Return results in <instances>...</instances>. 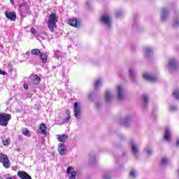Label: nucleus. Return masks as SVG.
<instances>
[{
  "label": "nucleus",
  "mask_w": 179,
  "mask_h": 179,
  "mask_svg": "<svg viewBox=\"0 0 179 179\" xmlns=\"http://www.w3.org/2000/svg\"><path fill=\"white\" fill-rule=\"evenodd\" d=\"M57 22H58V16H57V14L52 13L49 15V19L48 20V27L50 31H54V27H55Z\"/></svg>",
  "instance_id": "nucleus-1"
},
{
  "label": "nucleus",
  "mask_w": 179,
  "mask_h": 179,
  "mask_svg": "<svg viewBox=\"0 0 179 179\" xmlns=\"http://www.w3.org/2000/svg\"><path fill=\"white\" fill-rule=\"evenodd\" d=\"M12 117L8 113H1L0 114V125L1 127H8V124H9V121H10Z\"/></svg>",
  "instance_id": "nucleus-2"
},
{
  "label": "nucleus",
  "mask_w": 179,
  "mask_h": 179,
  "mask_svg": "<svg viewBox=\"0 0 179 179\" xmlns=\"http://www.w3.org/2000/svg\"><path fill=\"white\" fill-rule=\"evenodd\" d=\"M0 163H2L5 169H9L10 167V162H9V159H8V156L6 155L0 154Z\"/></svg>",
  "instance_id": "nucleus-3"
},
{
  "label": "nucleus",
  "mask_w": 179,
  "mask_h": 179,
  "mask_svg": "<svg viewBox=\"0 0 179 179\" xmlns=\"http://www.w3.org/2000/svg\"><path fill=\"white\" fill-rule=\"evenodd\" d=\"M20 12L21 16H26V15L30 13V8H29V4H27V3H23L20 6Z\"/></svg>",
  "instance_id": "nucleus-4"
},
{
  "label": "nucleus",
  "mask_w": 179,
  "mask_h": 179,
  "mask_svg": "<svg viewBox=\"0 0 179 179\" xmlns=\"http://www.w3.org/2000/svg\"><path fill=\"white\" fill-rule=\"evenodd\" d=\"M74 116L77 120H79L80 118V113H82V108L80 107V105L78 104L77 102L74 103Z\"/></svg>",
  "instance_id": "nucleus-5"
},
{
  "label": "nucleus",
  "mask_w": 179,
  "mask_h": 179,
  "mask_svg": "<svg viewBox=\"0 0 179 179\" xmlns=\"http://www.w3.org/2000/svg\"><path fill=\"white\" fill-rule=\"evenodd\" d=\"M178 67V64H177L176 59H169L168 68L170 72H173V71H176V69H177Z\"/></svg>",
  "instance_id": "nucleus-6"
},
{
  "label": "nucleus",
  "mask_w": 179,
  "mask_h": 179,
  "mask_svg": "<svg viewBox=\"0 0 179 179\" xmlns=\"http://www.w3.org/2000/svg\"><path fill=\"white\" fill-rule=\"evenodd\" d=\"M101 22L104 24H107L108 27H111V18L109 15H103L101 16Z\"/></svg>",
  "instance_id": "nucleus-7"
},
{
  "label": "nucleus",
  "mask_w": 179,
  "mask_h": 179,
  "mask_svg": "<svg viewBox=\"0 0 179 179\" xmlns=\"http://www.w3.org/2000/svg\"><path fill=\"white\" fill-rule=\"evenodd\" d=\"M32 85H38L41 82V78L37 74H32L29 76Z\"/></svg>",
  "instance_id": "nucleus-8"
},
{
  "label": "nucleus",
  "mask_w": 179,
  "mask_h": 179,
  "mask_svg": "<svg viewBox=\"0 0 179 179\" xmlns=\"http://www.w3.org/2000/svg\"><path fill=\"white\" fill-rule=\"evenodd\" d=\"M5 15L7 19H9V20H11L12 22L16 20V13L15 12L6 11Z\"/></svg>",
  "instance_id": "nucleus-9"
},
{
  "label": "nucleus",
  "mask_w": 179,
  "mask_h": 179,
  "mask_svg": "<svg viewBox=\"0 0 179 179\" xmlns=\"http://www.w3.org/2000/svg\"><path fill=\"white\" fill-rule=\"evenodd\" d=\"M17 176L21 179H31V176L23 171H18Z\"/></svg>",
  "instance_id": "nucleus-10"
},
{
  "label": "nucleus",
  "mask_w": 179,
  "mask_h": 179,
  "mask_svg": "<svg viewBox=\"0 0 179 179\" xmlns=\"http://www.w3.org/2000/svg\"><path fill=\"white\" fill-rule=\"evenodd\" d=\"M164 138L166 142H170L171 139V131H170V129H169V127L165 129Z\"/></svg>",
  "instance_id": "nucleus-11"
},
{
  "label": "nucleus",
  "mask_w": 179,
  "mask_h": 179,
  "mask_svg": "<svg viewBox=\"0 0 179 179\" xmlns=\"http://www.w3.org/2000/svg\"><path fill=\"white\" fill-rule=\"evenodd\" d=\"M143 78L145 79V80H148L149 82H156L157 80V78L155 76H153L152 75L145 73L143 75Z\"/></svg>",
  "instance_id": "nucleus-12"
},
{
  "label": "nucleus",
  "mask_w": 179,
  "mask_h": 179,
  "mask_svg": "<svg viewBox=\"0 0 179 179\" xmlns=\"http://www.w3.org/2000/svg\"><path fill=\"white\" fill-rule=\"evenodd\" d=\"M118 100H122L124 99V89L122 86L118 85L117 87Z\"/></svg>",
  "instance_id": "nucleus-13"
},
{
  "label": "nucleus",
  "mask_w": 179,
  "mask_h": 179,
  "mask_svg": "<svg viewBox=\"0 0 179 179\" xmlns=\"http://www.w3.org/2000/svg\"><path fill=\"white\" fill-rule=\"evenodd\" d=\"M39 134H42L44 136H47V125L41 123L39 127Z\"/></svg>",
  "instance_id": "nucleus-14"
},
{
  "label": "nucleus",
  "mask_w": 179,
  "mask_h": 179,
  "mask_svg": "<svg viewBox=\"0 0 179 179\" xmlns=\"http://www.w3.org/2000/svg\"><path fill=\"white\" fill-rule=\"evenodd\" d=\"M131 152L135 156L139 153V149L138 148V145L134 143V141H131Z\"/></svg>",
  "instance_id": "nucleus-15"
},
{
  "label": "nucleus",
  "mask_w": 179,
  "mask_h": 179,
  "mask_svg": "<svg viewBox=\"0 0 179 179\" xmlns=\"http://www.w3.org/2000/svg\"><path fill=\"white\" fill-rule=\"evenodd\" d=\"M58 150L59 155H61V156H64V155H65V150H66V147L65 146V145L60 143L59 145Z\"/></svg>",
  "instance_id": "nucleus-16"
},
{
  "label": "nucleus",
  "mask_w": 179,
  "mask_h": 179,
  "mask_svg": "<svg viewBox=\"0 0 179 179\" xmlns=\"http://www.w3.org/2000/svg\"><path fill=\"white\" fill-rule=\"evenodd\" d=\"M168 15H169V10H167V8H163L162 14L161 16V19H162V22H164V20H166V19H167Z\"/></svg>",
  "instance_id": "nucleus-17"
},
{
  "label": "nucleus",
  "mask_w": 179,
  "mask_h": 179,
  "mask_svg": "<svg viewBox=\"0 0 179 179\" xmlns=\"http://www.w3.org/2000/svg\"><path fill=\"white\" fill-rule=\"evenodd\" d=\"M69 24L73 27H78V19L72 18L69 20Z\"/></svg>",
  "instance_id": "nucleus-18"
},
{
  "label": "nucleus",
  "mask_w": 179,
  "mask_h": 179,
  "mask_svg": "<svg viewBox=\"0 0 179 179\" xmlns=\"http://www.w3.org/2000/svg\"><path fill=\"white\" fill-rule=\"evenodd\" d=\"M66 139H68L66 134L57 135V141H59V142H66Z\"/></svg>",
  "instance_id": "nucleus-19"
},
{
  "label": "nucleus",
  "mask_w": 179,
  "mask_h": 179,
  "mask_svg": "<svg viewBox=\"0 0 179 179\" xmlns=\"http://www.w3.org/2000/svg\"><path fill=\"white\" fill-rule=\"evenodd\" d=\"M112 99H113V94L110 93V91H106V103H110V101H111Z\"/></svg>",
  "instance_id": "nucleus-20"
},
{
  "label": "nucleus",
  "mask_w": 179,
  "mask_h": 179,
  "mask_svg": "<svg viewBox=\"0 0 179 179\" xmlns=\"http://www.w3.org/2000/svg\"><path fill=\"white\" fill-rule=\"evenodd\" d=\"M129 73L130 75L131 79L134 80V79H135V77L136 76V72L135 71V70L134 69H129Z\"/></svg>",
  "instance_id": "nucleus-21"
},
{
  "label": "nucleus",
  "mask_w": 179,
  "mask_h": 179,
  "mask_svg": "<svg viewBox=\"0 0 179 179\" xmlns=\"http://www.w3.org/2000/svg\"><path fill=\"white\" fill-rule=\"evenodd\" d=\"M40 58L43 62V64H47V55L45 53H41L40 54Z\"/></svg>",
  "instance_id": "nucleus-22"
},
{
  "label": "nucleus",
  "mask_w": 179,
  "mask_h": 179,
  "mask_svg": "<svg viewBox=\"0 0 179 179\" xmlns=\"http://www.w3.org/2000/svg\"><path fill=\"white\" fill-rule=\"evenodd\" d=\"M144 51L145 52V55L148 57L150 54H152L153 50L149 47H145L144 48Z\"/></svg>",
  "instance_id": "nucleus-23"
},
{
  "label": "nucleus",
  "mask_w": 179,
  "mask_h": 179,
  "mask_svg": "<svg viewBox=\"0 0 179 179\" xmlns=\"http://www.w3.org/2000/svg\"><path fill=\"white\" fill-rule=\"evenodd\" d=\"M31 54H32V55H38L41 54V51L38 49H32L31 50Z\"/></svg>",
  "instance_id": "nucleus-24"
},
{
  "label": "nucleus",
  "mask_w": 179,
  "mask_h": 179,
  "mask_svg": "<svg viewBox=\"0 0 179 179\" xmlns=\"http://www.w3.org/2000/svg\"><path fill=\"white\" fill-rule=\"evenodd\" d=\"M143 101L145 104V107H146L149 103V98L147 95H143Z\"/></svg>",
  "instance_id": "nucleus-25"
},
{
  "label": "nucleus",
  "mask_w": 179,
  "mask_h": 179,
  "mask_svg": "<svg viewBox=\"0 0 179 179\" xmlns=\"http://www.w3.org/2000/svg\"><path fill=\"white\" fill-rule=\"evenodd\" d=\"M101 85V79L96 80L94 83L95 89H99Z\"/></svg>",
  "instance_id": "nucleus-26"
},
{
  "label": "nucleus",
  "mask_w": 179,
  "mask_h": 179,
  "mask_svg": "<svg viewBox=\"0 0 179 179\" xmlns=\"http://www.w3.org/2000/svg\"><path fill=\"white\" fill-rule=\"evenodd\" d=\"M55 55L56 58H61V57H62V52L59 50H56L55 51Z\"/></svg>",
  "instance_id": "nucleus-27"
},
{
  "label": "nucleus",
  "mask_w": 179,
  "mask_h": 179,
  "mask_svg": "<svg viewBox=\"0 0 179 179\" xmlns=\"http://www.w3.org/2000/svg\"><path fill=\"white\" fill-rule=\"evenodd\" d=\"M167 163H169V161L166 157L162 158L161 161V166H167Z\"/></svg>",
  "instance_id": "nucleus-28"
},
{
  "label": "nucleus",
  "mask_w": 179,
  "mask_h": 179,
  "mask_svg": "<svg viewBox=\"0 0 179 179\" xmlns=\"http://www.w3.org/2000/svg\"><path fill=\"white\" fill-rule=\"evenodd\" d=\"M22 135L25 136H30V131L27 129H24L22 131Z\"/></svg>",
  "instance_id": "nucleus-29"
},
{
  "label": "nucleus",
  "mask_w": 179,
  "mask_h": 179,
  "mask_svg": "<svg viewBox=\"0 0 179 179\" xmlns=\"http://www.w3.org/2000/svg\"><path fill=\"white\" fill-rule=\"evenodd\" d=\"M173 96L176 100H179V90H176L173 92Z\"/></svg>",
  "instance_id": "nucleus-30"
},
{
  "label": "nucleus",
  "mask_w": 179,
  "mask_h": 179,
  "mask_svg": "<svg viewBox=\"0 0 179 179\" xmlns=\"http://www.w3.org/2000/svg\"><path fill=\"white\" fill-rule=\"evenodd\" d=\"M69 179H76V171H72L69 176Z\"/></svg>",
  "instance_id": "nucleus-31"
},
{
  "label": "nucleus",
  "mask_w": 179,
  "mask_h": 179,
  "mask_svg": "<svg viewBox=\"0 0 179 179\" xmlns=\"http://www.w3.org/2000/svg\"><path fill=\"white\" fill-rule=\"evenodd\" d=\"M115 16L117 18H120V17H122V13L121 12V10L116 11Z\"/></svg>",
  "instance_id": "nucleus-32"
},
{
  "label": "nucleus",
  "mask_w": 179,
  "mask_h": 179,
  "mask_svg": "<svg viewBox=\"0 0 179 179\" xmlns=\"http://www.w3.org/2000/svg\"><path fill=\"white\" fill-rule=\"evenodd\" d=\"M4 177L5 179H16V176L6 175Z\"/></svg>",
  "instance_id": "nucleus-33"
},
{
  "label": "nucleus",
  "mask_w": 179,
  "mask_h": 179,
  "mask_svg": "<svg viewBox=\"0 0 179 179\" xmlns=\"http://www.w3.org/2000/svg\"><path fill=\"white\" fill-rule=\"evenodd\" d=\"M177 110H178V108H177V106H171L169 108V111L174 112V111H177Z\"/></svg>",
  "instance_id": "nucleus-34"
},
{
  "label": "nucleus",
  "mask_w": 179,
  "mask_h": 179,
  "mask_svg": "<svg viewBox=\"0 0 179 179\" xmlns=\"http://www.w3.org/2000/svg\"><path fill=\"white\" fill-rule=\"evenodd\" d=\"M129 176L130 177H132V178H135V177H136V172H135V171H131Z\"/></svg>",
  "instance_id": "nucleus-35"
},
{
  "label": "nucleus",
  "mask_w": 179,
  "mask_h": 179,
  "mask_svg": "<svg viewBox=\"0 0 179 179\" xmlns=\"http://www.w3.org/2000/svg\"><path fill=\"white\" fill-rule=\"evenodd\" d=\"M69 120H71V115H68V117H66L65 120H63L62 124H65V123L69 122Z\"/></svg>",
  "instance_id": "nucleus-36"
},
{
  "label": "nucleus",
  "mask_w": 179,
  "mask_h": 179,
  "mask_svg": "<svg viewBox=\"0 0 179 179\" xmlns=\"http://www.w3.org/2000/svg\"><path fill=\"white\" fill-rule=\"evenodd\" d=\"M31 33L32 34H36V33H37V31L36 30V29L31 27V30H30Z\"/></svg>",
  "instance_id": "nucleus-37"
},
{
  "label": "nucleus",
  "mask_w": 179,
  "mask_h": 179,
  "mask_svg": "<svg viewBox=\"0 0 179 179\" xmlns=\"http://www.w3.org/2000/svg\"><path fill=\"white\" fill-rule=\"evenodd\" d=\"M179 27V21H175L173 22V27Z\"/></svg>",
  "instance_id": "nucleus-38"
},
{
  "label": "nucleus",
  "mask_w": 179,
  "mask_h": 179,
  "mask_svg": "<svg viewBox=\"0 0 179 179\" xmlns=\"http://www.w3.org/2000/svg\"><path fill=\"white\" fill-rule=\"evenodd\" d=\"M71 170H72V166H69V167L67 168V169H66V173H67L68 174H71Z\"/></svg>",
  "instance_id": "nucleus-39"
},
{
  "label": "nucleus",
  "mask_w": 179,
  "mask_h": 179,
  "mask_svg": "<svg viewBox=\"0 0 179 179\" xmlns=\"http://www.w3.org/2000/svg\"><path fill=\"white\" fill-rule=\"evenodd\" d=\"M103 179H111V177L108 174L103 175Z\"/></svg>",
  "instance_id": "nucleus-40"
},
{
  "label": "nucleus",
  "mask_w": 179,
  "mask_h": 179,
  "mask_svg": "<svg viewBox=\"0 0 179 179\" xmlns=\"http://www.w3.org/2000/svg\"><path fill=\"white\" fill-rule=\"evenodd\" d=\"M23 86H24V89H25V90H27V89H29V85L26 83H24L23 84Z\"/></svg>",
  "instance_id": "nucleus-41"
},
{
  "label": "nucleus",
  "mask_w": 179,
  "mask_h": 179,
  "mask_svg": "<svg viewBox=\"0 0 179 179\" xmlns=\"http://www.w3.org/2000/svg\"><path fill=\"white\" fill-rule=\"evenodd\" d=\"M147 153L148 156H150L153 153V151L151 149H150V150H148Z\"/></svg>",
  "instance_id": "nucleus-42"
},
{
  "label": "nucleus",
  "mask_w": 179,
  "mask_h": 179,
  "mask_svg": "<svg viewBox=\"0 0 179 179\" xmlns=\"http://www.w3.org/2000/svg\"><path fill=\"white\" fill-rule=\"evenodd\" d=\"M0 75H3V76H5V75H6V72L3 71L0 69Z\"/></svg>",
  "instance_id": "nucleus-43"
},
{
  "label": "nucleus",
  "mask_w": 179,
  "mask_h": 179,
  "mask_svg": "<svg viewBox=\"0 0 179 179\" xmlns=\"http://www.w3.org/2000/svg\"><path fill=\"white\" fill-rule=\"evenodd\" d=\"M93 96V93H91L88 95L89 100H92V96Z\"/></svg>",
  "instance_id": "nucleus-44"
},
{
  "label": "nucleus",
  "mask_w": 179,
  "mask_h": 179,
  "mask_svg": "<svg viewBox=\"0 0 179 179\" xmlns=\"http://www.w3.org/2000/svg\"><path fill=\"white\" fill-rule=\"evenodd\" d=\"M125 121H126V122H129V117H127V118L125 119Z\"/></svg>",
  "instance_id": "nucleus-45"
},
{
  "label": "nucleus",
  "mask_w": 179,
  "mask_h": 179,
  "mask_svg": "<svg viewBox=\"0 0 179 179\" xmlns=\"http://www.w3.org/2000/svg\"><path fill=\"white\" fill-rule=\"evenodd\" d=\"M176 146H179V139L176 141Z\"/></svg>",
  "instance_id": "nucleus-46"
},
{
  "label": "nucleus",
  "mask_w": 179,
  "mask_h": 179,
  "mask_svg": "<svg viewBox=\"0 0 179 179\" xmlns=\"http://www.w3.org/2000/svg\"><path fill=\"white\" fill-rule=\"evenodd\" d=\"M4 146H8V141L3 143Z\"/></svg>",
  "instance_id": "nucleus-47"
},
{
  "label": "nucleus",
  "mask_w": 179,
  "mask_h": 179,
  "mask_svg": "<svg viewBox=\"0 0 179 179\" xmlns=\"http://www.w3.org/2000/svg\"><path fill=\"white\" fill-rule=\"evenodd\" d=\"M25 54L26 55H30V52H27Z\"/></svg>",
  "instance_id": "nucleus-48"
},
{
  "label": "nucleus",
  "mask_w": 179,
  "mask_h": 179,
  "mask_svg": "<svg viewBox=\"0 0 179 179\" xmlns=\"http://www.w3.org/2000/svg\"><path fill=\"white\" fill-rule=\"evenodd\" d=\"M14 1H10V3H12V5H14Z\"/></svg>",
  "instance_id": "nucleus-49"
},
{
  "label": "nucleus",
  "mask_w": 179,
  "mask_h": 179,
  "mask_svg": "<svg viewBox=\"0 0 179 179\" xmlns=\"http://www.w3.org/2000/svg\"><path fill=\"white\" fill-rule=\"evenodd\" d=\"M95 158H94V157H93V161H91V163H93V162H95Z\"/></svg>",
  "instance_id": "nucleus-50"
},
{
  "label": "nucleus",
  "mask_w": 179,
  "mask_h": 179,
  "mask_svg": "<svg viewBox=\"0 0 179 179\" xmlns=\"http://www.w3.org/2000/svg\"><path fill=\"white\" fill-rule=\"evenodd\" d=\"M0 47H3V45H1V44H0Z\"/></svg>",
  "instance_id": "nucleus-51"
},
{
  "label": "nucleus",
  "mask_w": 179,
  "mask_h": 179,
  "mask_svg": "<svg viewBox=\"0 0 179 179\" xmlns=\"http://www.w3.org/2000/svg\"><path fill=\"white\" fill-rule=\"evenodd\" d=\"M0 179H3V178L0 176Z\"/></svg>",
  "instance_id": "nucleus-52"
},
{
  "label": "nucleus",
  "mask_w": 179,
  "mask_h": 179,
  "mask_svg": "<svg viewBox=\"0 0 179 179\" xmlns=\"http://www.w3.org/2000/svg\"><path fill=\"white\" fill-rule=\"evenodd\" d=\"M20 139H22V137H20Z\"/></svg>",
  "instance_id": "nucleus-53"
},
{
  "label": "nucleus",
  "mask_w": 179,
  "mask_h": 179,
  "mask_svg": "<svg viewBox=\"0 0 179 179\" xmlns=\"http://www.w3.org/2000/svg\"><path fill=\"white\" fill-rule=\"evenodd\" d=\"M68 111H69V110H66V113H68Z\"/></svg>",
  "instance_id": "nucleus-54"
},
{
  "label": "nucleus",
  "mask_w": 179,
  "mask_h": 179,
  "mask_svg": "<svg viewBox=\"0 0 179 179\" xmlns=\"http://www.w3.org/2000/svg\"><path fill=\"white\" fill-rule=\"evenodd\" d=\"M10 1H15V0H10Z\"/></svg>",
  "instance_id": "nucleus-55"
}]
</instances>
